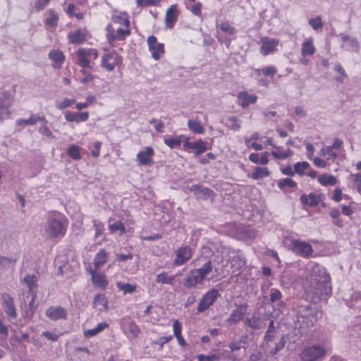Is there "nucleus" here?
I'll use <instances>...</instances> for the list:
<instances>
[{
  "instance_id": "f257e3e1",
  "label": "nucleus",
  "mask_w": 361,
  "mask_h": 361,
  "mask_svg": "<svg viewBox=\"0 0 361 361\" xmlns=\"http://www.w3.org/2000/svg\"><path fill=\"white\" fill-rule=\"evenodd\" d=\"M331 278L324 267L310 262L306 266V279L304 288L314 300H319L331 293Z\"/></svg>"
},
{
  "instance_id": "f03ea898",
  "label": "nucleus",
  "mask_w": 361,
  "mask_h": 361,
  "mask_svg": "<svg viewBox=\"0 0 361 361\" xmlns=\"http://www.w3.org/2000/svg\"><path fill=\"white\" fill-rule=\"evenodd\" d=\"M66 231V221L60 212H54L49 214L44 233L50 239L62 238Z\"/></svg>"
},
{
  "instance_id": "7ed1b4c3",
  "label": "nucleus",
  "mask_w": 361,
  "mask_h": 361,
  "mask_svg": "<svg viewBox=\"0 0 361 361\" xmlns=\"http://www.w3.org/2000/svg\"><path fill=\"white\" fill-rule=\"evenodd\" d=\"M328 354V350L322 344H313L304 347L299 357L301 361H320Z\"/></svg>"
},
{
  "instance_id": "20e7f679",
  "label": "nucleus",
  "mask_w": 361,
  "mask_h": 361,
  "mask_svg": "<svg viewBox=\"0 0 361 361\" xmlns=\"http://www.w3.org/2000/svg\"><path fill=\"white\" fill-rule=\"evenodd\" d=\"M222 255L228 256V263L231 265L230 273L238 275L246 264L245 258L240 254L239 251L234 250L229 247H222ZM229 272V271H228Z\"/></svg>"
},
{
  "instance_id": "39448f33",
  "label": "nucleus",
  "mask_w": 361,
  "mask_h": 361,
  "mask_svg": "<svg viewBox=\"0 0 361 361\" xmlns=\"http://www.w3.org/2000/svg\"><path fill=\"white\" fill-rule=\"evenodd\" d=\"M300 317L301 322L307 325V327L313 326L317 322L322 318V312L317 308H312L310 306L302 307L300 311Z\"/></svg>"
},
{
  "instance_id": "423d86ee",
  "label": "nucleus",
  "mask_w": 361,
  "mask_h": 361,
  "mask_svg": "<svg viewBox=\"0 0 361 361\" xmlns=\"http://www.w3.org/2000/svg\"><path fill=\"white\" fill-rule=\"evenodd\" d=\"M76 55L78 64L85 68H92L91 61L98 57L97 51L94 49L79 48Z\"/></svg>"
},
{
  "instance_id": "0eeeda50",
  "label": "nucleus",
  "mask_w": 361,
  "mask_h": 361,
  "mask_svg": "<svg viewBox=\"0 0 361 361\" xmlns=\"http://www.w3.org/2000/svg\"><path fill=\"white\" fill-rule=\"evenodd\" d=\"M288 247L295 254L305 258L309 257L313 253L312 245L299 239H292Z\"/></svg>"
},
{
  "instance_id": "6e6552de",
  "label": "nucleus",
  "mask_w": 361,
  "mask_h": 361,
  "mask_svg": "<svg viewBox=\"0 0 361 361\" xmlns=\"http://www.w3.org/2000/svg\"><path fill=\"white\" fill-rule=\"evenodd\" d=\"M219 296V292L216 288H212L208 290L201 298L198 307L197 312H202L209 309L216 300Z\"/></svg>"
},
{
  "instance_id": "1a4fd4ad",
  "label": "nucleus",
  "mask_w": 361,
  "mask_h": 361,
  "mask_svg": "<svg viewBox=\"0 0 361 361\" xmlns=\"http://www.w3.org/2000/svg\"><path fill=\"white\" fill-rule=\"evenodd\" d=\"M106 38L109 42L116 40H123L127 36L130 34L129 27H125V28L118 27L116 31L114 32V29L111 25H108L106 27Z\"/></svg>"
},
{
  "instance_id": "9d476101",
  "label": "nucleus",
  "mask_w": 361,
  "mask_h": 361,
  "mask_svg": "<svg viewBox=\"0 0 361 361\" xmlns=\"http://www.w3.org/2000/svg\"><path fill=\"white\" fill-rule=\"evenodd\" d=\"M192 256V250L188 245H184L178 247L175 252V258L173 264L175 266H181L185 264L191 259Z\"/></svg>"
},
{
  "instance_id": "9b49d317",
  "label": "nucleus",
  "mask_w": 361,
  "mask_h": 361,
  "mask_svg": "<svg viewBox=\"0 0 361 361\" xmlns=\"http://www.w3.org/2000/svg\"><path fill=\"white\" fill-rule=\"evenodd\" d=\"M247 303L235 304V308L231 311L226 322L230 324H238L247 314Z\"/></svg>"
},
{
  "instance_id": "f8f14e48",
  "label": "nucleus",
  "mask_w": 361,
  "mask_h": 361,
  "mask_svg": "<svg viewBox=\"0 0 361 361\" xmlns=\"http://www.w3.org/2000/svg\"><path fill=\"white\" fill-rule=\"evenodd\" d=\"M12 102V95L8 92H4L0 96V121L10 117L9 108Z\"/></svg>"
},
{
  "instance_id": "ddd939ff",
  "label": "nucleus",
  "mask_w": 361,
  "mask_h": 361,
  "mask_svg": "<svg viewBox=\"0 0 361 361\" xmlns=\"http://www.w3.org/2000/svg\"><path fill=\"white\" fill-rule=\"evenodd\" d=\"M120 56L114 51L104 54L102 58L101 66L108 71H112L121 63Z\"/></svg>"
},
{
  "instance_id": "4468645a",
  "label": "nucleus",
  "mask_w": 361,
  "mask_h": 361,
  "mask_svg": "<svg viewBox=\"0 0 361 361\" xmlns=\"http://www.w3.org/2000/svg\"><path fill=\"white\" fill-rule=\"evenodd\" d=\"M154 150L152 147H145L143 149L138 152L136 158L140 165L151 166L153 164V157Z\"/></svg>"
},
{
  "instance_id": "2eb2a0df",
  "label": "nucleus",
  "mask_w": 361,
  "mask_h": 361,
  "mask_svg": "<svg viewBox=\"0 0 361 361\" xmlns=\"http://www.w3.org/2000/svg\"><path fill=\"white\" fill-rule=\"evenodd\" d=\"M98 270L90 267L87 271L91 275V281L94 286L104 289L107 286L108 281L106 275L103 272H99Z\"/></svg>"
},
{
  "instance_id": "dca6fc26",
  "label": "nucleus",
  "mask_w": 361,
  "mask_h": 361,
  "mask_svg": "<svg viewBox=\"0 0 361 361\" xmlns=\"http://www.w3.org/2000/svg\"><path fill=\"white\" fill-rule=\"evenodd\" d=\"M147 44L152 53V57L154 60H159L164 51V44L157 43V38L154 36H149L147 38Z\"/></svg>"
},
{
  "instance_id": "f3484780",
  "label": "nucleus",
  "mask_w": 361,
  "mask_h": 361,
  "mask_svg": "<svg viewBox=\"0 0 361 361\" xmlns=\"http://www.w3.org/2000/svg\"><path fill=\"white\" fill-rule=\"evenodd\" d=\"M45 315L51 320L66 319L67 311L61 306H51L45 311Z\"/></svg>"
},
{
  "instance_id": "a211bd4d",
  "label": "nucleus",
  "mask_w": 361,
  "mask_h": 361,
  "mask_svg": "<svg viewBox=\"0 0 361 361\" xmlns=\"http://www.w3.org/2000/svg\"><path fill=\"white\" fill-rule=\"evenodd\" d=\"M262 47L260 53L264 56H267L269 54L277 50L279 45V40L276 39L269 38L268 37H264L261 39Z\"/></svg>"
},
{
  "instance_id": "6ab92c4d",
  "label": "nucleus",
  "mask_w": 361,
  "mask_h": 361,
  "mask_svg": "<svg viewBox=\"0 0 361 361\" xmlns=\"http://www.w3.org/2000/svg\"><path fill=\"white\" fill-rule=\"evenodd\" d=\"M183 149L185 150L192 149L195 154H200L207 150L206 143L202 140H198L195 142L188 141L187 139L183 143Z\"/></svg>"
},
{
  "instance_id": "aec40b11",
  "label": "nucleus",
  "mask_w": 361,
  "mask_h": 361,
  "mask_svg": "<svg viewBox=\"0 0 361 361\" xmlns=\"http://www.w3.org/2000/svg\"><path fill=\"white\" fill-rule=\"evenodd\" d=\"M1 300L3 301V306L6 314L12 319H16L17 312L13 304V298L9 294L5 293L1 295Z\"/></svg>"
},
{
  "instance_id": "412c9836",
  "label": "nucleus",
  "mask_w": 361,
  "mask_h": 361,
  "mask_svg": "<svg viewBox=\"0 0 361 361\" xmlns=\"http://www.w3.org/2000/svg\"><path fill=\"white\" fill-rule=\"evenodd\" d=\"M203 278L195 269L191 270L183 280V285L187 288H195L198 284H202Z\"/></svg>"
},
{
  "instance_id": "4be33fe9",
  "label": "nucleus",
  "mask_w": 361,
  "mask_h": 361,
  "mask_svg": "<svg viewBox=\"0 0 361 361\" xmlns=\"http://www.w3.org/2000/svg\"><path fill=\"white\" fill-rule=\"evenodd\" d=\"M122 329L128 338H135L138 336L140 330L133 321H128L122 324Z\"/></svg>"
},
{
  "instance_id": "5701e85b",
  "label": "nucleus",
  "mask_w": 361,
  "mask_h": 361,
  "mask_svg": "<svg viewBox=\"0 0 361 361\" xmlns=\"http://www.w3.org/2000/svg\"><path fill=\"white\" fill-rule=\"evenodd\" d=\"M178 11L176 5L171 6L166 12L165 25L167 27L172 28L177 21Z\"/></svg>"
},
{
  "instance_id": "b1692460",
  "label": "nucleus",
  "mask_w": 361,
  "mask_h": 361,
  "mask_svg": "<svg viewBox=\"0 0 361 361\" xmlns=\"http://www.w3.org/2000/svg\"><path fill=\"white\" fill-rule=\"evenodd\" d=\"M237 98L240 101V105L243 108H246L250 104H255L257 99L255 95L250 94L245 91L238 92Z\"/></svg>"
},
{
  "instance_id": "393cba45",
  "label": "nucleus",
  "mask_w": 361,
  "mask_h": 361,
  "mask_svg": "<svg viewBox=\"0 0 361 361\" xmlns=\"http://www.w3.org/2000/svg\"><path fill=\"white\" fill-rule=\"evenodd\" d=\"M89 118V113L87 111L84 112H71L67 111L65 114V118L69 122H84L86 121Z\"/></svg>"
},
{
  "instance_id": "a878e982",
  "label": "nucleus",
  "mask_w": 361,
  "mask_h": 361,
  "mask_svg": "<svg viewBox=\"0 0 361 361\" xmlns=\"http://www.w3.org/2000/svg\"><path fill=\"white\" fill-rule=\"evenodd\" d=\"M243 322L246 326L250 328L252 330H259L265 326L262 319L257 316H252L250 318L246 317Z\"/></svg>"
},
{
  "instance_id": "bb28decb",
  "label": "nucleus",
  "mask_w": 361,
  "mask_h": 361,
  "mask_svg": "<svg viewBox=\"0 0 361 361\" xmlns=\"http://www.w3.org/2000/svg\"><path fill=\"white\" fill-rule=\"evenodd\" d=\"M191 190L193 191L199 198L204 200L212 197L214 194L213 191L209 188L198 185H192Z\"/></svg>"
},
{
  "instance_id": "cd10ccee",
  "label": "nucleus",
  "mask_w": 361,
  "mask_h": 361,
  "mask_svg": "<svg viewBox=\"0 0 361 361\" xmlns=\"http://www.w3.org/2000/svg\"><path fill=\"white\" fill-rule=\"evenodd\" d=\"M178 275V274L175 275H170L166 271H162L156 276L155 282L157 284H167L173 286L175 283L176 277Z\"/></svg>"
},
{
  "instance_id": "c85d7f7f",
  "label": "nucleus",
  "mask_w": 361,
  "mask_h": 361,
  "mask_svg": "<svg viewBox=\"0 0 361 361\" xmlns=\"http://www.w3.org/2000/svg\"><path fill=\"white\" fill-rule=\"evenodd\" d=\"M300 201L303 204L310 207H317L319 204L320 198L317 195L311 192L309 195H302L300 196Z\"/></svg>"
},
{
  "instance_id": "c756f323",
  "label": "nucleus",
  "mask_w": 361,
  "mask_h": 361,
  "mask_svg": "<svg viewBox=\"0 0 361 361\" xmlns=\"http://www.w3.org/2000/svg\"><path fill=\"white\" fill-rule=\"evenodd\" d=\"M108 253L104 249H100L93 259L94 269H99L107 262Z\"/></svg>"
},
{
  "instance_id": "7c9ffc66",
  "label": "nucleus",
  "mask_w": 361,
  "mask_h": 361,
  "mask_svg": "<svg viewBox=\"0 0 361 361\" xmlns=\"http://www.w3.org/2000/svg\"><path fill=\"white\" fill-rule=\"evenodd\" d=\"M273 147L275 150H273L271 154L276 159H285L293 154V152L290 149L283 150L282 147L276 145H273Z\"/></svg>"
},
{
  "instance_id": "2f4dec72",
  "label": "nucleus",
  "mask_w": 361,
  "mask_h": 361,
  "mask_svg": "<svg viewBox=\"0 0 361 361\" xmlns=\"http://www.w3.org/2000/svg\"><path fill=\"white\" fill-rule=\"evenodd\" d=\"M315 52V47L313 44V39L310 37L305 39L302 44L301 54L302 56H312Z\"/></svg>"
},
{
  "instance_id": "473e14b6",
  "label": "nucleus",
  "mask_w": 361,
  "mask_h": 361,
  "mask_svg": "<svg viewBox=\"0 0 361 361\" xmlns=\"http://www.w3.org/2000/svg\"><path fill=\"white\" fill-rule=\"evenodd\" d=\"M49 58L54 62L53 65L54 68H60L64 61V55L59 50H51L49 53Z\"/></svg>"
},
{
  "instance_id": "72a5a7b5",
  "label": "nucleus",
  "mask_w": 361,
  "mask_h": 361,
  "mask_svg": "<svg viewBox=\"0 0 361 361\" xmlns=\"http://www.w3.org/2000/svg\"><path fill=\"white\" fill-rule=\"evenodd\" d=\"M85 37L86 33L80 29L71 32L68 35L69 41L73 44H80L85 41Z\"/></svg>"
},
{
  "instance_id": "f704fd0d",
  "label": "nucleus",
  "mask_w": 361,
  "mask_h": 361,
  "mask_svg": "<svg viewBox=\"0 0 361 361\" xmlns=\"http://www.w3.org/2000/svg\"><path fill=\"white\" fill-rule=\"evenodd\" d=\"M16 262V258L0 256V270L13 269Z\"/></svg>"
},
{
  "instance_id": "c9c22d12",
  "label": "nucleus",
  "mask_w": 361,
  "mask_h": 361,
  "mask_svg": "<svg viewBox=\"0 0 361 361\" xmlns=\"http://www.w3.org/2000/svg\"><path fill=\"white\" fill-rule=\"evenodd\" d=\"M187 137L184 135H178L172 137L165 138L164 143L171 149H174L180 147L183 141L185 142Z\"/></svg>"
},
{
  "instance_id": "e433bc0d",
  "label": "nucleus",
  "mask_w": 361,
  "mask_h": 361,
  "mask_svg": "<svg viewBox=\"0 0 361 361\" xmlns=\"http://www.w3.org/2000/svg\"><path fill=\"white\" fill-rule=\"evenodd\" d=\"M212 269L213 267L211 260L205 259V262L200 268L194 269L203 279H205L208 274L212 271Z\"/></svg>"
},
{
  "instance_id": "4c0bfd02",
  "label": "nucleus",
  "mask_w": 361,
  "mask_h": 361,
  "mask_svg": "<svg viewBox=\"0 0 361 361\" xmlns=\"http://www.w3.org/2000/svg\"><path fill=\"white\" fill-rule=\"evenodd\" d=\"M111 20L113 23L123 25L125 27L130 26V20L126 13H116L112 16Z\"/></svg>"
},
{
  "instance_id": "58836bf2",
  "label": "nucleus",
  "mask_w": 361,
  "mask_h": 361,
  "mask_svg": "<svg viewBox=\"0 0 361 361\" xmlns=\"http://www.w3.org/2000/svg\"><path fill=\"white\" fill-rule=\"evenodd\" d=\"M108 227L111 233L118 232L119 235H122L126 233V227L121 221H116L114 223H111V219H109Z\"/></svg>"
},
{
  "instance_id": "ea45409f",
  "label": "nucleus",
  "mask_w": 361,
  "mask_h": 361,
  "mask_svg": "<svg viewBox=\"0 0 361 361\" xmlns=\"http://www.w3.org/2000/svg\"><path fill=\"white\" fill-rule=\"evenodd\" d=\"M317 181L323 186L335 185L337 183L336 178L333 175L324 173L317 177Z\"/></svg>"
},
{
  "instance_id": "a19ab883",
  "label": "nucleus",
  "mask_w": 361,
  "mask_h": 361,
  "mask_svg": "<svg viewBox=\"0 0 361 361\" xmlns=\"http://www.w3.org/2000/svg\"><path fill=\"white\" fill-rule=\"evenodd\" d=\"M38 121L41 123V126L39 128V133L48 137L53 138L54 135L47 126L48 121L46 118L44 116H40Z\"/></svg>"
},
{
  "instance_id": "79ce46f5",
  "label": "nucleus",
  "mask_w": 361,
  "mask_h": 361,
  "mask_svg": "<svg viewBox=\"0 0 361 361\" xmlns=\"http://www.w3.org/2000/svg\"><path fill=\"white\" fill-rule=\"evenodd\" d=\"M255 72L258 76H259L261 75H264L265 76H269V77L273 78L274 76V75L276 73L277 69L276 68L275 66H270L266 67L264 68L255 69Z\"/></svg>"
},
{
  "instance_id": "37998d69",
  "label": "nucleus",
  "mask_w": 361,
  "mask_h": 361,
  "mask_svg": "<svg viewBox=\"0 0 361 361\" xmlns=\"http://www.w3.org/2000/svg\"><path fill=\"white\" fill-rule=\"evenodd\" d=\"M188 128L194 133L202 134L204 133V128L199 121L188 120Z\"/></svg>"
},
{
  "instance_id": "c03bdc74",
  "label": "nucleus",
  "mask_w": 361,
  "mask_h": 361,
  "mask_svg": "<svg viewBox=\"0 0 361 361\" xmlns=\"http://www.w3.org/2000/svg\"><path fill=\"white\" fill-rule=\"evenodd\" d=\"M107 300L106 299L104 295H97L94 298L93 304L94 307H99V310L102 311L103 310L107 309Z\"/></svg>"
},
{
  "instance_id": "a18cd8bd",
  "label": "nucleus",
  "mask_w": 361,
  "mask_h": 361,
  "mask_svg": "<svg viewBox=\"0 0 361 361\" xmlns=\"http://www.w3.org/2000/svg\"><path fill=\"white\" fill-rule=\"evenodd\" d=\"M269 176V171L267 168H262L257 166L255 169V171L252 174V178L255 180L267 177Z\"/></svg>"
},
{
  "instance_id": "49530a36",
  "label": "nucleus",
  "mask_w": 361,
  "mask_h": 361,
  "mask_svg": "<svg viewBox=\"0 0 361 361\" xmlns=\"http://www.w3.org/2000/svg\"><path fill=\"white\" fill-rule=\"evenodd\" d=\"M39 116L37 114H31L30 117L28 119H18L16 121V124L18 126H24V125H30L34 126L38 122L39 119Z\"/></svg>"
},
{
  "instance_id": "de8ad7c7",
  "label": "nucleus",
  "mask_w": 361,
  "mask_h": 361,
  "mask_svg": "<svg viewBox=\"0 0 361 361\" xmlns=\"http://www.w3.org/2000/svg\"><path fill=\"white\" fill-rule=\"evenodd\" d=\"M319 154L322 157L328 155L327 160L331 161H334L338 157L337 153L334 152V149L331 146H327L321 149L319 151Z\"/></svg>"
},
{
  "instance_id": "09e8293b",
  "label": "nucleus",
  "mask_w": 361,
  "mask_h": 361,
  "mask_svg": "<svg viewBox=\"0 0 361 361\" xmlns=\"http://www.w3.org/2000/svg\"><path fill=\"white\" fill-rule=\"evenodd\" d=\"M80 149L78 145H73L67 150V154L69 157L74 160L81 159Z\"/></svg>"
},
{
  "instance_id": "8fccbe9b",
  "label": "nucleus",
  "mask_w": 361,
  "mask_h": 361,
  "mask_svg": "<svg viewBox=\"0 0 361 361\" xmlns=\"http://www.w3.org/2000/svg\"><path fill=\"white\" fill-rule=\"evenodd\" d=\"M117 288L123 291L125 294L133 293L136 290V286L130 283H124L121 281L116 283Z\"/></svg>"
},
{
  "instance_id": "3c124183",
  "label": "nucleus",
  "mask_w": 361,
  "mask_h": 361,
  "mask_svg": "<svg viewBox=\"0 0 361 361\" xmlns=\"http://www.w3.org/2000/svg\"><path fill=\"white\" fill-rule=\"evenodd\" d=\"M274 324V321L271 320L264 337V341L267 342L271 341L274 337L275 336L276 329Z\"/></svg>"
},
{
  "instance_id": "603ef678",
  "label": "nucleus",
  "mask_w": 361,
  "mask_h": 361,
  "mask_svg": "<svg viewBox=\"0 0 361 361\" xmlns=\"http://www.w3.org/2000/svg\"><path fill=\"white\" fill-rule=\"evenodd\" d=\"M278 187L283 190L285 187L288 188H295L297 185V183L293 180L292 179H290L288 178L281 179L278 181Z\"/></svg>"
},
{
  "instance_id": "864d4df0",
  "label": "nucleus",
  "mask_w": 361,
  "mask_h": 361,
  "mask_svg": "<svg viewBox=\"0 0 361 361\" xmlns=\"http://www.w3.org/2000/svg\"><path fill=\"white\" fill-rule=\"evenodd\" d=\"M219 29L224 32L228 34L229 36H232L235 33V29L234 27L231 26L229 23L228 21L222 22L219 25Z\"/></svg>"
},
{
  "instance_id": "5fc2aeb1",
  "label": "nucleus",
  "mask_w": 361,
  "mask_h": 361,
  "mask_svg": "<svg viewBox=\"0 0 361 361\" xmlns=\"http://www.w3.org/2000/svg\"><path fill=\"white\" fill-rule=\"evenodd\" d=\"M309 166L310 164L307 161L297 162L294 165L295 173H298L300 176L303 175L305 173V171L308 169Z\"/></svg>"
},
{
  "instance_id": "6e6d98bb",
  "label": "nucleus",
  "mask_w": 361,
  "mask_h": 361,
  "mask_svg": "<svg viewBox=\"0 0 361 361\" xmlns=\"http://www.w3.org/2000/svg\"><path fill=\"white\" fill-rule=\"evenodd\" d=\"M93 226L95 230L94 238H99L101 236L104 230V225L100 221L97 219L92 220Z\"/></svg>"
},
{
  "instance_id": "4d7b16f0",
  "label": "nucleus",
  "mask_w": 361,
  "mask_h": 361,
  "mask_svg": "<svg viewBox=\"0 0 361 361\" xmlns=\"http://www.w3.org/2000/svg\"><path fill=\"white\" fill-rule=\"evenodd\" d=\"M160 0H136L137 7L158 6Z\"/></svg>"
},
{
  "instance_id": "13d9d810",
  "label": "nucleus",
  "mask_w": 361,
  "mask_h": 361,
  "mask_svg": "<svg viewBox=\"0 0 361 361\" xmlns=\"http://www.w3.org/2000/svg\"><path fill=\"white\" fill-rule=\"evenodd\" d=\"M308 23L314 30H317L323 26V23L320 16L309 19Z\"/></svg>"
},
{
  "instance_id": "bf43d9fd",
  "label": "nucleus",
  "mask_w": 361,
  "mask_h": 361,
  "mask_svg": "<svg viewBox=\"0 0 361 361\" xmlns=\"http://www.w3.org/2000/svg\"><path fill=\"white\" fill-rule=\"evenodd\" d=\"M80 73L82 75V76L80 77V82L81 83L85 84L92 81L94 79V76L91 73L87 72V71H86L85 68L83 69H81Z\"/></svg>"
},
{
  "instance_id": "052dcab7",
  "label": "nucleus",
  "mask_w": 361,
  "mask_h": 361,
  "mask_svg": "<svg viewBox=\"0 0 361 361\" xmlns=\"http://www.w3.org/2000/svg\"><path fill=\"white\" fill-rule=\"evenodd\" d=\"M24 282L27 284L29 288L30 292H31L36 284V277L34 275H26L23 279Z\"/></svg>"
},
{
  "instance_id": "680f3d73",
  "label": "nucleus",
  "mask_w": 361,
  "mask_h": 361,
  "mask_svg": "<svg viewBox=\"0 0 361 361\" xmlns=\"http://www.w3.org/2000/svg\"><path fill=\"white\" fill-rule=\"evenodd\" d=\"M73 103H75V99H71L68 98H65L61 102H57L56 104V107L58 109H63L67 107L71 106Z\"/></svg>"
},
{
  "instance_id": "e2e57ef3",
  "label": "nucleus",
  "mask_w": 361,
  "mask_h": 361,
  "mask_svg": "<svg viewBox=\"0 0 361 361\" xmlns=\"http://www.w3.org/2000/svg\"><path fill=\"white\" fill-rule=\"evenodd\" d=\"M58 19V15L54 11H50L49 16L46 19V24L51 27L54 26L56 25Z\"/></svg>"
},
{
  "instance_id": "0e129e2a",
  "label": "nucleus",
  "mask_w": 361,
  "mask_h": 361,
  "mask_svg": "<svg viewBox=\"0 0 361 361\" xmlns=\"http://www.w3.org/2000/svg\"><path fill=\"white\" fill-rule=\"evenodd\" d=\"M282 298V294L280 290L272 288L271 290L270 300L271 302H275Z\"/></svg>"
},
{
  "instance_id": "69168bd1",
  "label": "nucleus",
  "mask_w": 361,
  "mask_h": 361,
  "mask_svg": "<svg viewBox=\"0 0 361 361\" xmlns=\"http://www.w3.org/2000/svg\"><path fill=\"white\" fill-rule=\"evenodd\" d=\"M286 344V338L282 336L278 343H276L275 348L272 351V354L275 355L283 348Z\"/></svg>"
},
{
  "instance_id": "338daca9",
  "label": "nucleus",
  "mask_w": 361,
  "mask_h": 361,
  "mask_svg": "<svg viewBox=\"0 0 361 361\" xmlns=\"http://www.w3.org/2000/svg\"><path fill=\"white\" fill-rule=\"evenodd\" d=\"M228 121L230 122V128L235 131L239 130L240 128V124L238 123V120L235 116H232L228 118Z\"/></svg>"
},
{
  "instance_id": "774afa93",
  "label": "nucleus",
  "mask_w": 361,
  "mask_h": 361,
  "mask_svg": "<svg viewBox=\"0 0 361 361\" xmlns=\"http://www.w3.org/2000/svg\"><path fill=\"white\" fill-rule=\"evenodd\" d=\"M201 8H202V4L200 2H197L192 6L190 11L193 14H195L196 16H200L201 15Z\"/></svg>"
}]
</instances>
